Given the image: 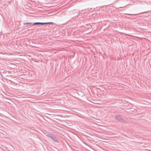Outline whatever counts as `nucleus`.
<instances>
[{
    "instance_id": "obj_1",
    "label": "nucleus",
    "mask_w": 151,
    "mask_h": 151,
    "mask_svg": "<svg viewBox=\"0 0 151 151\" xmlns=\"http://www.w3.org/2000/svg\"><path fill=\"white\" fill-rule=\"evenodd\" d=\"M46 136L49 137L54 142H58L59 141L58 138L53 134H48L46 135Z\"/></svg>"
},
{
    "instance_id": "obj_2",
    "label": "nucleus",
    "mask_w": 151,
    "mask_h": 151,
    "mask_svg": "<svg viewBox=\"0 0 151 151\" xmlns=\"http://www.w3.org/2000/svg\"><path fill=\"white\" fill-rule=\"evenodd\" d=\"M115 119L116 120L119 121L120 122L124 123H126V121L125 120L122 116L120 115H118L116 116Z\"/></svg>"
},
{
    "instance_id": "obj_3",
    "label": "nucleus",
    "mask_w": 151,
    "mask_h": 151,
    "mask_svg": "<svg viewBox=\"0 0 151 151\" xmlns=\"http://www.w3.org/2000/svg\"><path fill=\"white\" fill-rule=\"evenodd\" d=\"M33 24L34 25H40V24L43 25V24H45V23L38 22H35V23H33Z\"/></svg>"
},
{
    "instance_id": "obj_4",
    "label": "nucleus",
    "mask_w": 151,
    "mask_h": 151,
    "mask_svg": "<svg viewBox=\"0 0 151 151\" xmlns=\"http://www.w3.org/2000/svg\"><path fill=\"white\" fill-rule=\"evenodd\" d=\"M24 25H25L26 24H29L30 25V26H32L33 25V23L31 22H28L27 23H24L23 24Z\"/></svg>"
},
{
    "instance_id": "obj_5",
    "label": "nucleus",
    "mask_w": 151,
    "mask_h": 151,
    "mask_svg": "<svg viewBox=\"0 0 151 151\" xmlns=\"http://www.w3.org/2000/svg\"><path fill=\"white\" fill-rule=\"evenodd\" d=\"M53 23L52 22H45V24H53Z\"/></svg>"
},
{
    "instance_id": "obj_6",
    "label": "nucleus",
    "mask_w": 151,
    "mask_h": 151,
    "mask_svg": "<svg viewBox=\"0 0 151 151\" xmlns=\"http://www.w3.org/2000/svg\"><path fill=\"white\" fill-rule=\"evenodd\" d=\"M27 27V26H25V27Z\"/></svg>"
}]
</instances>
